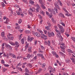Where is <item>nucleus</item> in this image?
<instances>
[{
    "label": "nucleus",
    "mask_w": 75,
    "mask_h": 75,
    "mask_svg": "<svg viewBox=\"0 0 75 75\" xmlns=\"http://www.w3.org/2000/svg\"><path fill=\"white\" fill-rule=\"evenodd\" d=\"M58 2H56L54 4V5L55 7H56V8H54V10L56 11L57 13H58V9L57 8H58V10H61V9L60 8V7L58 5H57V4H58Z\"/></svg>",
    "instance_id": "f257e3e1"
},
{
    "label": "nucleus",
    "mask_w": 75,
    "mask_h": 75,
    "mask_svg": "<svg viewBox=\"0 0 75 75\" xmlns=\"http://www.w3.org/2000/svg\"><path fill=\"white\" fill-rule=\"evenodd\" d=\"M60 45H62V46H60L61 48L62 49L61 51H62L63 52H64L65 53V51L64 50H65V48L66 47L65 46H64V43H62L60 44Z\"/></svg>",
    "instance_id": "f03ea898"
},
{
    "label": "nucleus",
    "mask_w": 75,
    "mask_h": 75,
    "mask_svg": "<svg viewBox=\"0 0 75 75\" xmlns=\"http://www.w3.org/2000/svg\"><path fill=\"white\" fill-rule=\"evenodd\" d=\"M7 36L9 40H13V39H14V37L12 36L10 34H8Z\"/></svg>",
    "instance_id": "7ed1b4c3"
},
{
    "label": "nucleus",
    "mask_w": 75,
    "mask_h": 75,
    "mask_svg": "<svg viewBox=\"0 0 75 75\" xmlns=\"http://www.w3.org/2000/svg\"><path fill=\"white\" fill-rule=\"evenodd\" d=\"M47 34L48 36L49 37H51L52 36V37H54V33L53 32H52L51 33H49V32H48Z\"/></svg>",
    "instance_id": "20e7f679"
},
{
    "label": "nucleus",
    "mask_w": 75,
    "mask_h": 75,
    "mask_svg": "<svg viewBox=\"0 0 75 75\" xmlns=\"http://www.w3.org/2000/svg\"><path fill=\"white\" fill-rule=\"evenodd\" d=\"M41 37L43 39H44V40H46V39H47V36L45 35L44 34H41Z\"/></svg>",
    "instance_id": "39448f33"
},
{
    "label": "nucleus",
    "mask_w": 75,
    "mask_h": 75,
    "mask_svg": "<svg viewBox=\"0 0 75 75\" xmlns=\"http://www.w3.org/2000/svg\"><path fill=\"white\" fill-rule=\"evenodd\" d=\"M14 45L15 46V47L18 48L20 46V44H19L18 42L16 41L15 42Z\"/></svg>",
    "instance_id": "423d86ee"
},
{
    "label": "nucleus",
    "mask_w": 75,
    "mask_h": 75,
    "mask_svg": "<svg viewBox=\"0 0 75 75\" xmlns=\"http://www.w3.org/2000/svg\"><path fill=\"white\" fill-rule=\"evenodd\" d=\"M9 54L10 56H11V57H13V58H16V55L14 54H13L9 53Z\"/></svg>",
    "instance_id": "0eeeda50"
},
{
    "label": "nucleus",
    "mask_w": 75,
    "mask_h": 75,
    "mask_svg": "<svg viewBox=\"0 0 75 75\" xmlns=\"http://www.w3.org/2000/svg\"><path fill=\"white\" fill-rule=\"evenodd\" d=\"M22 12V11H21V8H19V11H16V13L19 16L20 15V13Z\"/></svg>",
    "instance_id": "6e6552de"
},
{
    "label": "nucleus",
    "mask_w": 75,
    "mask_h": 75,
    "mask_svg": "<svg viewBox=\"0 0 75 75\" xmlns=\"http://www.w3.org/2000/svg\"><path fill=\"white\" fill-rule=\"evenodd\" d=\"M37 55L38 57H41L42 58V59H44V56H43V54H37Z\"/></svg>",
    "instance_id": "1a4fd4ad"
},
{
    "label": "nucleus",
    "mask_w": 75,
    "mask_h": 75,
    "mask_svg": "<svg viewBox=\"0 0 75 75\" xmlns=\"http://www.w3.org/2000/svg\"><path fill=\"white\" fill-rule=\"evenodd\" d=\"M49 26H46L45 27V29H47V30H50V27L51 26V24L50 23H49L48 24Z\"/></svg>",
    "instance_id": "9d476101"
},
{
    "label": "nucleus",
    "mask_w": 75,
    "mask_h": 75,
    "mask_svg": "<svg viewBox=\"0 0 75 75\" xmlns=\"http://www.w3.org/2000/svg\"><path fill=\"white\" fill-rule=\"evenodd\" d=\"M31 50H32V47H29L28 49V52L31 53L32 52Z\"/></svg>",
    "instance_id": "9b49d317"
},
{
    "label": "nucleus",
    "mask_w": 75,
    "mask_h": 75,
    "mask_svg": "<svg viewBox=\"0 0 75 75\" xmlns=\"http://www.w3.org/2000/svg\"><path fill=\"white\" fill-rule=\"evenodd\" d=\"M34 35H36L38 37H40V34L39 33H35L34 34Z\"/></svg>",
    "instance_id": "f8f14e48"
},
{
    "label": "nucleus",
    "mask_w": 75,
    "mask_h": 75,
    "mask_svg": "<svg viewBox=\"0 0 75 75\" xmlns=\"http://www.w3.org/2000/svg\"><path fill=\"white\" fill-rule=\"evenodd\" d=\"M34 40V38L32 37L30 38H28V41L29 42H31L33 40Z\"/></svg>",
    "instance_id": "ddd939ff"
},
{
    "label": "nucleus",
    "mask_w": 75,
    "mask_h": 75,
    "mask_svg": "<svg viewBox=\"0 0 75 75\" xmlns=\"http://www.w3.org/2000/svg\"><path fill=\"white\" fill-rule=\"evenodd\" d=\"M59 16L62 17L63 18H65V16H64V14H62V13H61L59 14Z\"/></svg>",
    "instance_id": "4468645a"
},
{
    "label": "nucleus",
    "mask_w": 75,
    "mask_h": 75,
    "mask_svg": "<svg viewBox=\"0 0 75 75\" xmlns=\"http://www.w3.org/2000/svg\"><path fill=\"white\" fill-rule=\"evenodd\" d=\"M16 67V69H18V70L20 71L21 72H22V71H23V70H22V69H21V68L18 67L17 66Z\"/></svg>",
    "instance_id": "2eb2a0df"
},
{
    "label": "nucleus",
    "mask_w": 75,
    "mask_h": 75,
    "mask_svg": "<svg viewBox=\"0 0 75 75\" xmlns=\"http://www.w3.org/2000/svg\"><path fill=\"white\" fill-rule=\"evenodd\" d=\"M33 12H32V11H31L30 9L28 11V14H29V15H32L33 14Z\"/></svg>",
    "instance_id": "dca6fc26"
},
{
    "label": "nucleus",
    "mask_w": 75,
    "mask_h": 75,
    "mask_svg": "<svg viewBox=\"0 0 75 75\" xmlns=\"http://www.w3.org/2000/svg\"><path fill=\"white\" fill-rule=\"evenodd\" d=\"M32 57V55L30 54H27V57L29 59L30 58V57Z\"/></svg>",
    "instance_id": "f3484780"
},
{
    "label": "nucleus",
    "mask_w": 75,
    "mask_h": 75,
    "mask_svg": "<svg viewBox=\"0 0 75 75\" xmlns=\"http://www.w3.org/2000/svg\"><path fill=\"white\" fill-rule=\"evenodd\" d=\"M5 45L7 46L9 48L10 50H12V47H11V46L10 45L8 44L7 45V44H6Z\"/></svg>",
    "instance_id": "a211bd4d"
},
{
    "label": "nucleus",
    "mask_w": 75,
    "mask_h": 75,
    "mask_svg": "<svg viewBox=\"0 0 75 75\" xmlns=\"http://www.w3.org/2000/svg\"><path fill=\"white\" fill-rule=\"evenodd\" d=\"M30 9L32 11V12L35 11V8H34V7H33L32 8H30Z\"/></svg>",
    "instance_id": "6ab92c4d"
},
{
    "label": "nucleus",
    "mask_w": 75,
    "mask_h": 75,
    "mask_svg": "<svg viewBox=\"0 0 75 75\" xmlns=\"http://www.w3.org/2000/svg\"><path fill=\"white\" fill-rule=\"evenodd\" d=\"M40 14H42L43 16H45V12H44L43 11L41 10L40 11Z\"/></svg>",
    "instance_id": "aec40b11"
},
{
    "label": "nucleus",
    "mask_w": 75,
    "mask_h": 75,
    "mask_svg": "<svg viewBox=\"0 0 75 75\" xmlns=\"http://www.w3.org/2000/svg\"><path fill=\"white\" fill-rule=\"evenodd\" d=\"M9 23V19L8 18H7L6 20V21L5 22H4V23H5V24H7Z\"/></svg>",
    "instance_id": "412c9836"
},
{
    "label": "nucleus",
    "mask_w": 75,
    "mask_h": 75,
    "mask_svg": "<svg viewBox=\"0 0 75 75\" xmlns=\"http://www.w3.org/2000/svg\"><path fill=\"white\" fill-rule=\"evenodd\" d=\"M57 26L58 27H59V28H60V30H62V29H63V27H62V26H61L59 24H58Z\"/></svg>",
    "instance_id": "4be33fe9"
},
{
    "label": "nucleus",
    "mask_w": 75,
    "mask_h": 75,
    "mask_svg": "<svg viewBox=\"0 0 75 75\" xmlns=\"http://www.w3.org/2000/svg\"><path fill=\"white\" fill-rule=\"evenodd\" d=\"M70 59L72 61V62L75 64V59L74 58H70Z\"/></svg>",
    "instance_id": "5701e85b"
},
{
    "label": "nucleus",
    "mask_w": 75,
    "mask_h": 75,
    "mask_svg": "<svg viewBox=\"0 0 75 75\" xmlns=\"http://www.w3.org/2000/svg\"><path fill=\"white\" fill-rule=\"evenodd\" d=\"M5 35V33L4 32H2L1 33V35L2 37H4Z\"/></svg>",
    "instance_id": "b1692460"
},
{
    "label": "nucleus",
    "mask_w": 75,
    "mask_h": 75,
    "mask_svg": "<svg viewBox=\"0 0 75 75\" xmlns=\"http://www.w3.org/2000/svg\"><path fill=\"white\" fill-rule=\"evenodd\" d=\"M29 2L32 5H33V4H34V1H33V0H30L29 1Z\"/></svg>",
    "instance_id": "393cba45"
},
{
    "label": "nucleus",
    "mask_w": 75,
    "mask_h": 75,
    "mask_svg": "<svg viewBox=\"0 0 75 75\" xmlns=\"http://www.w3.org/2000/svg\"><path fill=\"white\" fill-rule=\"evenodd\" d=\"M25 32L26 34H29V33H31V32L28 30H25Z\"/></svg>",
    "instance_id": "a878e982"
},
{
    "label": "nucleus",
    "mask_w": 75,
    "mask_h": 75,
    "mask_svg": "<svg viewBox=\"0 0 75 75\" xmlns=\"http://www.w3.org/2000/svg\"><path fill=\"white\" fill-rule=\"evenodd\" d=\"M37 31H39V33H41V34H42V33H43V32H42V30H41L40 29H37Z\"/></svg>",
    "instance_id": "bb28decb"
},
{
    "label": "nucleus",
    "mask_w": 75,
    "mask_h": 75,
    "mask_svg": "<svg viewBox=\"0 0 75 75\" xmlns=\"http://www.w3.org/2000/svg\"><path fill=\"white\" fill-rule=\"evenodd\" d=\"M66 62L67 63L69 64V62H71V61L69 59H67L66 60Z\"/></svg>",
    "instance_id": "cd10ccee"
},
{
    "label": "nucleus",
    "mask_w": 75,
    "mask_h": 75,
    "mask_svg": "<svg viewBox=\"0 0 75 75\" xmlns=\"http://www.w3.org/2000/svg\"><path fill=\"white\" fill-rule=\"evenodd\" d=\"M47 45L48 46H50L51 45V42L50 40H48L47 41Z\"/></svg>",
    "instance_id": "c85d7f7f"
},
{
    "label": "nucleus",
    "mask_w": 75,
    "mask_h": 75,
    "mask_svg": "<svg viewBox=\"0 0 75 75\" xmlns=\"http://www.w3.org/2000/svg\"><path fill=\"white\" fill-rule=\"evenodd\" d=\"M66 16H68V17H69V16H71L72 15L71 14H70L69 13H66L65 14Z\"/></svg>",
    "instance_id": "c756f323"
},
{
    "label": "nucleus",
    "mask_w": 75,
    "mask_h": 75,
    "mask_svg": "<svg viewBox=\"0 0 75 75\" xmlns=\"http://www.w3.org/2000/svg\"><path fill=\"white\" fill-rule=\"evenodd\" d=\"M67 51L69 52H70L71 53H73V52L72 51V50L70 49H68L67 50Z\"/></svg>",
    "instance_id": "7c9ffc66"
},
{
    "label": "nucleus",
    "mask_w": 75,
    "mask_h": 75,
    "mask_svg": "<svg viewBox=\"0 0 75 75\" xmlns=\"http://www.w3.org/2000/svg\"><path fill=\"white\" fill-rule=\"evenodd\" d=\"M7 69H6L5 68H3L2 69L3 72H6V71H7Z\"/></svg>",
    "instance_id": "2f4dec72"
},
{
    "label": "nucleus",
    "mask_w": 75,
    "mask_h": 75,
    "mask_svg": "<svg viewBox=\"0 0 75 75\" xmlns=\"http://www.w3.org/2000/svg\"><path fill=\"white\" fill-rule=\"evenodd\" d=\"M21 42L22 44H23L24 43V39L23 38L21 40Z\"/></svg>",
    "instance_id": "473e14b6"
},
{
    "label": "nucleus",
    "mask_w": 75,
    "mask_h": 75,
    "mask_svg": "<svg viewBox=\"0 0 75 75\" xmlns=\"http://www.w3.org/2000/svg\"><path fill=\"white\" fill-rule=\"evenodd\" d=\"M25 72H27L28 73H29V70H28V69H27V68H26L25 69Z\"/></svg>",
    "instance_id": "72a5a7b5"
},
{
    "label": "nucleus",
    "mask_w": 75,
    "mask_h": 75,
    "mask_svg": "<svg viewBox=\"0 0 75 75\" xmlns=\"http://www.w3.org/2000/svg\"><path fill=\"white\" fill-rule=\"evenodd\" d=\"M42 71V69H39L38 71L36 73V74H37L38 73H40V72H41Z\"/></svg>",
    "instance_id": "f704fd0d"
},
{
    "label": "nucleus",
    "mask_w": 75,
    "mask_h": 75,
    "mask_svg": "<svg viewBox=\"0 0 75 75\" xmlns=\"http://www.w3.org/2000/svg\"><path fill=\"white\" fill-rule=\"evenodd\" d=\"M52 53L53 55H56L57 54V53H56V52H52Z\"/></svg>",
    "instance_id": "c9c22d12"
},
{
    "label": "nucleus",
    "mask_w": 75,
    "mask_h": 75,
    "mask_svg": "<svg viewBox=\"0 0 75 75\" xmlns=\"http://www.w3.org/2000/svg\"><path fill=\"white\" fill-rule=\"evenodd\" d=\"M63 10L65 12L67 13H68V12L67 11V10L66 9L64 8L63 9Z\"/></svg>",
    "instance_id": "e433bc0d"
},
{
    "label": "nucleus",
    "mask_w": 75,
    "mask_h": 75,
    "mask_svg": "<svg viewBox=\"0 0 75 75\" xmlns=\"http://www.w3.org/2000/svg\"><path fill=\"white\" fill-rule=\"evenodd\" d=\"M21 22H22V20L21 19H19L18 21L19 24H21Z\"/></svg>",
    "instance_id": "4c0bfd02"
},
{
    "label": "nucleus",
    "mask_w": 75,
    "mask_h": 75,
    "mask_svg": "<svg viewBox=\"0 0 75 75\" xmlns=\"http://www.w3.org/2000/svg\"><path fill=\"white\" fill-rule=\"evenodd\" d=\"M23 1L26 3V4H28V1H27V0H22Z\"/></svg>",
    "instance_id": "58836bf2"
},
{
    "label": "nucleus",
    "mask_w": 75,
    "mask_h": 75,
    "mask_svg": "<svg viewBox=\"0 0 75 75\" xmlns=\"http://www.w3.org/2000/svg\"><path fill=\"white\" fill-rule=\"evenodd\" d=\"M52 22L54 23H55L56 22V21L54 20V18H52Z\"/></svg>",
    "instance_id": "ea45409f"
},
{
    "label": "nucleus",
    "mask_w": 75,
    "mask_h": 75,
    "mask_svg": "<svg viewBox=\"0 0 75 75\" xmlns=\"http://www.w3.org/2000/svg\"><path fill=\"white\" fill-rule=\"evenodd\" d=\"M41 7L43 9H45L46 8L45 6H44L42 4L41 5Z\"/></svg>",
    "instance_id": "a19ab883"
},
{
    "label": "nucleus",
    "mask_w": 75,
    "mask_h": 75,
    "mask_svg": "<svg viewBox=\"0 0 75 75\" xmlns=\"http://www.w3.org/2000/svg\"><path fill=\"white\" fill-rule=\"evenodd\" d=\"M1 5L3 7H5V6H6L5 4H4L3 2H2L1 4Z\"/></svg>",
    "instance_id": "79ce46f5"
},
{
    "label": "nucleus",
    "mask_w": 75,
    "mask_h": 75,
    "mask_svg": "<svg viewBox=\"0 0 75 75\" xmlns=\"http://www.w3.org/2000/svg\"><path fill=\"white\" fill-rule=\"evenodd\" d=\"M59 54H60V55H65V54H64V53H62V52H59Z\"/></svg>",
    "instance_id": "37998d69"
},
{
    "label": "nucleus",
    "mask_w": 75,
    "mask_h": 75,
    "mask_svg": "<svg viewBox=\"0 0 75 75\" xmlns=\"http://www.w3.org/2000/svg\"><path fill=\"white\" fill-rule=\"evenodd\" d=\"M3 37H4V38H3V40H4L5 41H6L7 39V38L6 37V36H4Z\"/></svg>",
    "instance_id": "c03bdc74"
},
{
    "label": "nucleus",
    "mask_w": 75,
    "mask_h": 75,
    "mask_svg": "<svg viewBox=\"0 0 75 75\" xmlns=\"http://www.w3.org/2000/svg\"><path fill=\"white\" fill-rule=\"evenodd\" d=\"M36 6L38 8H40V6H39V5L37 4L36 5Z\"/></svg>",
    "instance_id": "a18cd8bd"
},
{
    "label": "nucleus",
    "mask_w": 75,
    "mask_h": 75,
    "mask_svg": "<svg viewBox=\"0 0 75 75\" xmlns=\"http://www.w3.org/2000/svg\"><path fill=\"white\" fill-rule=\"evenodd\" d=\"M28 65L30 68H31V67H32L33 66H32V64H30V63H29L28 64Z\"/></svg>",
    "instance_id": "49530a36"
},
{
    "label": "nucleus",
    "mask_w": 75,
    "mask_h": 75,
    "mask_svg": "<svg viewBox=\"0 0 75 75\" xmlns=\"http://www.w3.org/2000/svg\"><path fill=\"white\" fill-rule=\"evenodd\" d=\"M55 31L57 32V33H58V34H59V35H60V34H61V33H60V32H59V31L58 30H55Z\"/></svg>",
    "instance_id": "de8ad7c7"
},
{
    "label": "nucleus",
    "mask_w": 75,
    "mask_h": 75,
    "mask_svg": "<svg viewBox=\"0 0 75 75\" xmlns=\"http://www.w3.org/2000/svg\"><path fill=\"white\" fill-rule=\"evenodd\" d=\"M39 1L40 4H42V0H39Z\"/></svg>",
    "instance_id": "09e8293b"
},
{
    "label": "nucleus",
    "mask_w": 75,
    "mask_h": 75,
    "mask_svg": "<svg viewBox=\"0 0 75 75\" xmlns=\"http://www.w3.org/2000/svg\"><path fill=\"white\" fill-rule=\"evenodd\" d=\"M4 66H5V67H9V65L8 64H4Z\"/></svg>",
    "instance_id": "8fccbe9b"
},
{
    "label": "nucleus",
    "mask_w": 75,
    "mask_h": 75,
    "mask_svg": "<svg viewBox=\"0 0 75 75\" xmlns=\"http://www.w3.org/2000/svg\"><path fill=\"white\" fill-rule=\"evenodd\" d=\"M9 43H10V44H11V45H14L15 43L13 42H10Z\"/></svg>",
    "instance_id": "3c124183"
},
{
    "label": "nucleus",
    "mask_w": 75,
    "mask_h": 75,
    "mask_svg": "<svg viewBox=\"0 0 75 75\" xmlns=\"http://www.w3.org/2000/svg\"><path fill=\"white\" fill-rule=\"evenodd\" d=\"M28 47V45L27 44L25 46V49H26V48H27Z\"/></svg>",
    "instance_id": "603ef678"
},
{
    "label": "nucleus",
    "mask_w": 75,
    "mask_h": 75,
    "mask_svg": "<svg viewBox=\"0 0 75 75\" xmlns=\"http://www.w3.org/2000/svg\"><path fill=\"white\" fill-rule=\"evenodd\" d=\"M45 66V63L43 64L42 65V68H44V67Z\"/></svg>",
    "instance_id": "864d4df0"
},
{
    "label": "nucleus",
    "mask_w": 75,
    "mask_h": 75,
    "mask_svg": "<svg viewBox=\"0 0 75 75\" xmlns=\"http://www.w3.org/2000/svg\"><path fill=\"white\" fill-rule=\"evenodd\" d=\"M37 40H35V44H34L35 45H37Z\"/></svg>",
    "instance_id": "5fc2aeb1"
},
{
    "label": "nucleus",
    "mask_w": 75,
    "mask_h": 75,
    "mask_svg": "<svg viewBox=\"0 0 75 75\" xmlns=\"http://www.w3.org/2000/svg\"><path fill=\"white\" fill-rule=\"evenodd\" d=\"M27 26L28 28H29V29L31 28V27L30 26V25H28Z\"/></svg>",
    "instance_id": "6e6d98bb"
},
{
    "label": "nucleus",
    "mask_w": 75,
    "mask_h": 75,
    "mask_svg": "<svg viewBox=\"0 0 75 75\" xmlns=\"http://www.w3.org/2000/svg\"><path fill=\"white\" fill-rule=\"evenodd\" d=\"M1 64H4L5 63V62H4V61L3 60H2L1 61Z\"/></svg>",
    "instance_id": "4d7b16f0"
},
{
    "label": "nucleus",
    "mask_w": 75,
    "mask_h": 75,
    "mask_svg": "<svg viewBox=\"0 0 75 75\" xmlns=\"http://www.w3.org/2000/svg\"><path fill=\"white\" fill-rule=\"evenodd\" d=\"M44 44H45V45H47L48 44V42L46 41H45L44 42Z\"/></svg>",
    "instance_id": "13d9d810"
},
{
    "label": "nucleus",
    "mask_w": 75,
    "mask_h": 75,
    "mask_svg": "<svg viewBox=\"0 0 75 75\" xmlns=\"http://www.w3.org/2000/svg\"><path fill=\"white\" fill-rule=\"evenodd\" d=\"M39 8H37L36 9V12H39Z\"/></svg>",
    "instance_id": "bf43d9fd"
},
{
    "label": "nucleus",
    "mask_w": 75,
    "mask_h": 75,
    "mask_svg": "<svg viewBox=\"0 0 75 75\" xmlns=\"http://www.w3.org/2000/svg\"><path fill=\"white\" fill-rule=\"evenodd\" d=\"M52 43L53 45H55V41H54V40H52Z\"/></svg>",
    "instance_id": "052dcab7"
},
{
    "label": "nucleus",
    "mask_w": 75,
    "mask_h": 75,
    "mask_svg": "<svg viewBox=\"0 0 75 75\" xmlns=\"http://www.w3.org/2000/svg\"><path fill=\"white\" fill-rule=\"evenodd\" d=\"M15 7H17V8H18V7H19V6H18V5L17 4H16L15 6Z\"/></svg>",
    "instance_id": "680f3d73"
},
{
    "label": "nucleus",
    "mask_w": 75,
    "mask_h": 75,
    "mask_svg": "<svg viewBox=\"0 0 75 75\" xmlns=\"http://www.w3.org/2000/svg\"><path fill=\"white\" fill-rule=\"evenodd\" d=\"M41 47L42 50H44V49H45V48L44 47H43V46H41Z\"/></svg>",
    "instance_id": "e2e57ef3"
},
{
    "label": "nucleus",
    "mask_w": 75,
    "mask_h": 75,
    "mask_svg": "<svg viewBox=\"0 0 75 75\" xmlns=\"http://www.w3.org/2000/svg\"><path fill=\"white\" fill-rule=\"evenodd\" d=\"M67 4L68 6L70 5V2H68V1L67 2Z\"/></svg>",
    "instance_id": "0e129e2a"
},
{
    "label": "nucleus",
    "mask_w": 75,
    "mask_h": 75,
    "mask_svg": "<svg viewBox=\"0 0 75 75\" xmlns=\"http://www.w3.org/2000/svg\"><path fill=\"white\" fill-rule=\"evenodd\" d=\"M50 13H52V11H51V9L49 8L48 9Z\"/></svg>",
    "instance_id": "69168bd1"
},
{
    "label": "nucleus",
    "mask_w": 75,
    "mask_h": 75,
    "mask_svg": "<svg viewBox=\"0 0 75 75\" xmlns=\"http://www.w3.org/2000/svg\"><path fill=\"white\" fill-rule=\"evenodd\" d=\"M44 31L45 33V34H47V31L46 30H44Z\"/></svg>",
    "instance_id": "338daca9"
},
{
    "label": "nucleus",
    "mask_w": 75,
    "mask_h": 75,
    "mask_svg": "<svg viewBox=\"0 0 75 75\" xmlns=\"http://www.w3.org/2000/svg\"><path fill=\"white\" fill-rule=\"evenodd\" d=\"M37 56H36L33 58V59H34V60H35L37 59Z\"/></svg>",
    "instance_id": "774afa93"
}]
</instances>
